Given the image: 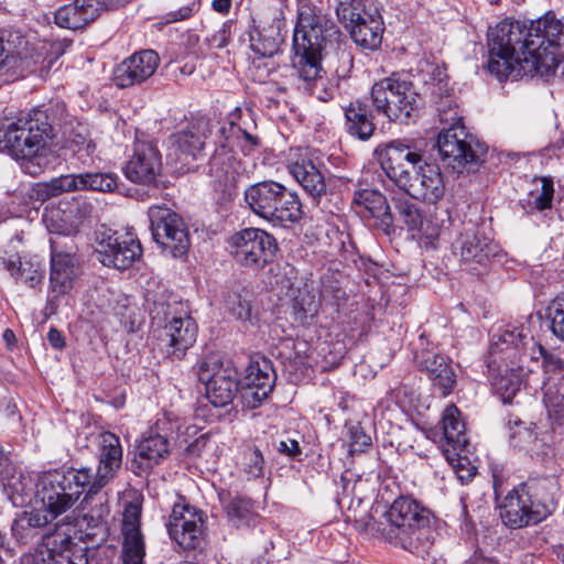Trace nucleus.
<instances>
[{"instance_id":"obj_1","label":"nucleus","mask_w":564,"mask_h":564,"mask_svg":"<svg viewBox=\"0 0 564 564\" xmlns=\"http://www.w3.org/2000/svg\"><path fill=\"white\" fill-rule=\"evenodd\" d=\"M564 45V23L552 12L535 20L506 19L487 33V69L499 80L509 77L541 78L549 82L564 59L557 48Z\"/></svg>"},{"instance_id":"obj_2","label":"nucleus","mask_w":564,"mask_h":564,"mask_svg":"<svg viewBox=\"0 0 564 564\" xmlns=\"http://www.w3.org/2000/svg\"><path fill=\"white\" fill-rule=\"evenodd\" d=\"M292 47L299 88L321 101L333 99L336 89L326 76L322 59L335 56L351 63V55L336 24L321 10L302 7L294 28Z\"/></svg>"},{"instance_id":"obj_3","label":"nucleus","mask_w":564,"mask_h":564,"mask_svg":"<svg viewBox=\"0 0 564 564\" xmlns=\"http://www.w3.org/2000/svg\"><path fill=\"white\" fill-rule=\"evenodd\" d=\"M413 77L422 85V95L435 107L440 121L448 124L438 133L436 147L444 163L453 170L473 169L484 161L486 147L466 132L454 90L443 66L422 59Z\"/></svg>"},{"instance_id":"obj_4","label":"nucleus","mask_w":564,"mask_h":564,"mask_svg":"<svg viewBox=\"0 0 564 564\" xmlns=\"http://www.w3.org/2000/svg\"><path fill=\"white\" fill-rule=\"evenodd\" d=\"M386 175L410 197L429 204L437 203L445 194V183L437 164L423 162L422 155L399 140L376 149Z\"/></svg>"},{"instance_id":"obj_5","label":"nucleus","mask_w":564,"mask_h":564,"mask_svg":"<svg viewBox=\"0 0 564 564\" xmlns=\"http://www.w3.org/2000/svg\"><path fill=\"white\" fill-rule=\"evenodd\" d=\"M382 536L413 554L424 556L434 543L431 513L411 497L395 499L384 513Z\"/></svg>"},{"instance_id":"obj_6","label":"nucleus","mask_w":564,"mask_h":564,"mask_svg":"<svg viewBox=\"0 0 564 564\" xmlns=\"http://www.w3.org/2000/svg\"><path fill=\"white\" fill-rule=\"evenodd\" d=\"M558 492L560 485L554 477L521 484L503 499L500 507L502 522L519 529L543 521L554 511Z\"/></svg>"},{"instance_id":"obj_7","label":"nucleus","mask_w":564,"mask_h":564,"mask_svg":"<svg viewBox=\"0 0 564 564\" xmlns=\"http://www.w3.org/2000/svg\"><path fill=\"white\" fill-rule=\"evenodd\" d=\"M53 138L54 128L46 110L37 108L9 124L0 126V151L32 163L43 155Z\"/></svg>"},{"instance_id":"obj_8","label":"nucleus","mask_w":564,"mask_h":564,"mask_svg":"<svg viewBox=\"0 0 564 564\" xmlns=\"http://www.w3.org/2000/svg\"><path fill=\"white\" fill-rule=\"evenodd\" d=\"M88 467L44 471L35 481V503L54 521L70 510L90 487Z\"/></svg>"},{"instance_id":"obj_9","label":"nucleus","mask_w":564,"mask_h":564,"mask_svg":"<svg viewBox=\"0 0 564 564\" xmlns=\"http://www.w3.org/2000/svg\"><path fill=\"white\" fill-rule=\"evenodd\" d=\"M245 200L256 215L274 225L294 224L303 215L297 194L274 181L250 185L245 191Z\"/></svg>"},{"instance_id":"obj_10","label":"nucleus","mask_w":564,"mask_h":564,"mask_svg":"<svg viewBox=\"0 0 564 564\" xmlns=\"http://www.w3.org/2000/svg\"><path fill=\"white\" fill-rule=\"evenodd\" d=\"M489 349L491 355H503V359L517 365L519 369H523L525 360H538L543 356L546 372L550 373L546 382L553 378H564V361L553 355H545L543 347L524 325H508L501 333L494 335Z\"/></svg>"},{"instance_id":"obj_11","label":"nucleus","mask_w":564,"mask_h":564,"mask_svg":"<svg viewBox=\"0 0 564 564\" xmlns=\"http://www.w3.org/2000/svg\"><path fill=\"white\" fill-rule=\"evenodd\" d=\"M371 100L376 110L389 120L406 122L416 115L421 97L409 75L393 73L373 84Z\"/></svg>"},{"instance_id":"obj_12","label":"nucleus","mask_w":564,"mask_h":564,"mask_svg":"<svg viewBox=\"0 0 564 564\" xmlns=\"http://www.w3.org/2000/svg\"><path fill=\"white\" fill-rule=\"evenodd\" d=\"M336 14L351 40L360 47L376 50L380 46L383 21L378 8L364 0L340 1Z\"/></svg>"},{"instance_id":"obj_13","label":"nucleus","mask_w":564,"mask_h":564,"mask_svg":"<svg viewBox=\"0 0 564 564\" xmlns=\"http://www.w3.org/2000/svg\"><path fill=\"white\" fill-rule=\"evenodd\" d=\"M198 380L205 384V394L216 408H225L239 391V376L230 362L224 364L218 356H208L198 364Z\"/></svg>"},{"instance_id":"obj_14","label":"nucleus","mask_w":564,"mask_h":564,"mask_svg":"<svg viewBox=\"0 0 564 564\" xmlns=\"http://www.w3.org/2000/svg\"><path fill=\"white\" fill-rule=\"evenodd\" d=\"M153 240L174 258L187 253L189 236L183 219L165 206H151L148 210Z\"/></svg>"},{"instance_id":"obj_15","label":"nucleus","mask_w":564,"mask_h":564,"mask_svg":"<svg viewBox=\"0 0 564 564\" xmlns=\"http://www.w3.org/2000/svg\"><path fill=\"white\" fill-rule=\"evenodd\" d=\"M21 564H88L85 549L57 527L42 536L34 552L24 554Z\"/></svg>"},{"instance_id":"obj_16","label":"nucleus","mask_w":564,"mask_h":564,"mask_svg":"<svg viewBox=\"0 0 564 564\" xmlns=\"http://www.w3.org/2000/svg\"><path fill=\"white\" fill-rule=\"evenodd\" d=\"M232 256L245 268L259 270L272 261L278 245L275 238L259 228H246L231 237Z\"/></svg>"},{"instance_id":"obj_17","label":"nucleus","mask_w":564,"mask_h":564,"mask_svg":"<svg viewBox=\"0 0 564 564\" xmlns=\"http://www.w3.org/2000/svg\"><path fill=\"white\" fill-rule=\"evenodd\" d=\"M205 513L180 498L174 503L166 523L169 535L181 547L194 550L204 540Z\"/></svg>"},{"instance_id":"obj_18","label":"nucleus","mask_w":564,"mask_h":564,"mask_svg":"<svg viewBox=\"0 0 564 564\" xmlns=\"http://www.w3.org/2000/svg\"><path fill=\"white\" fill-rule=\"evenodd\" d=\"M98 465L89 470V491L96 492L106 487L118 474L122 465L123 449L119 436L111 432H100L95 437Z\"/></svg>"},{"instance_id":"obj_19","label":"nucleus","mask_w":564,"mask_h":564,"mask_svg":"<svg viewBox=\"0 0 564 564\" xmlns=\"http://www.w3.org/2000/svg\"><path fill=\"white\" fill-rule=\"evenodd\" d=\"M64 239L65 237L59 235L50 239L51 268L48 288L55 296L68 294L79 275V262L75 256L74 248L64 243Z\"/></svg>"},{"instance_id":"obj_20","label":"nucleus","mask_w":564,"mask_h":564,"mask_svg":"<svg viewBox=\"0 0 564 564\" xmlns=\"http://www.w3.org/2000/svg\"><path fill=\"white\" fill-rule=\"evenodd\" d=\"M443 434L445 438V446L443 447V455L448 464L459 473L467 463L466 455L468 453V437L466 434L465 423L460 419V412L455 405H449L444 410L443 417ZM471 473L467 470V476L458 474L460 479L470 477Z\"/></svg>"},{"instance_id":"obj_21","label":"nucleus","mask_w":564,"mask_h":564,"mask_svg":"<svg viewBox=\"0 0 564 564\" xmlns=\"http://www.w3.org/2000/svg\"><path fill=\"white\" fill-rule=\"evenodd\" d=\"M284 20L276 12L264 13L252 19L248 30L249 45L260 57H271L284 42Z\"/></svg>"},{"instance_id":"obj_22","label":"nucleus","mask_w":564,"mask_h":564,"mask_svg":"<svg viewBox=\"0 0 564 564\" xmlns=\"http://www.w3.org/2000/svg\"><path fill=\"white\" fill-rule=\"evenodd\" d=\"M96 252L104 265L123 271L140 260L142 247L133 235L116 232L99 241Z\"/></svg>"},{"instance_id":"obj_23","label":"nucleus","mask_w":564,"mask_h":564,"mask_svg":"<svg viewBox=\"0 0 564 564\" xmlns=\"http://www.w3.org/2000/svg\"><path fill=\"white\" fill-rule=\"evenodd\" d=\"M423 346L424 338L421 335L420 346L414 352L416 367L429 376L443 397L451 394L456 386V375L451 366V360L434 347L425 348Z\"/></svg>"},{"instance_id":"obj_24","label":"nucleus","mask_w":564,"mask_h":564,"mask_svg":"<svg viewBox=\"0 0 564 564\" xmlns=\"http://www.w3.org/2000/svg\"><path fill=\"white\" fill-rule=\"evenodd\" d=\"M162 169V158L156 145L151 141L138 139L133 154L123 169L126 177L138 184H154Z\"/></svg>"},{"instance_id":"obj_25","label":"nucleus","mask_w":564,"mask_h":564,"mask_svg":"<svg viewBox=\"0 0 564 564\" xmlns=\"http://www.w3.org/2000/svg\"><path fill=\"white\" fill-rule=\"evenodd\" d=\"M452 249L454 254L459 256L460 260L468 265L474 263L486 265L490 258L497 254L498 247L475 225L469 224L452 242Z\"/></svg>"},{"instance_id":"obj_26","label":"nucleus","mask_w":564,"mask_h":564,"mask_svg":"<svg viewBox=\"0 0 564 564\" xmlns=\"http://www.w3.org/2000/svg\"><path fill=\"white\" fill-rule=\"evenodd\" d=\"M275 372L267 358L251 360L246 368L241 394L248 406L257 408L273 390Z\"/></svg>"},{"instance_id":"obj_27","label":"nucleus","mask_w":564,"mask_h":564,"mask_svg":"<svg viewBox=\"0 0 564 564\" xmlns=\"http://www.w3.org/2000/svg\"><path fill=\"white\" fill-rule=\"evenodd\" d=\"M399 220L403 223L413 237H417L426 248H435V241L442 232V223L434 216H423L420 208L403 198L394 203Z\"/></svg>"},{"instance_id":"obj_28","label":"nucleus","mask_w":564,"mask_h":564,"mask_svg":"<svg viewBox=\"0 0 564 564\" xmlns=\"http://www.w3.org/2000/svg\"><path fill=\"white\" fill-rule=\"evenodd\" d=\"M159 65L160 57L155 51L137 52L116 67V85L121 88L139 85L153 76Z\"/></svg>"},{"instance_id":"obj_29","label":"nucleus","mask_w":564,"mask_h":564,"mask_svg":"<svg viewBox=\"0 0 564 564\" xmlns=\"http://www.w3.org/2000/svg\"><path fill=\"white\" fill-rule=\"evenodd\" d=\"M351 205L362 217L376 220L375 225L384 234L393 230V216L386 196L371 187L358 188L354 192Z\"/></svg>"},{"instance_id":"obj_30","label":"nucleus","mask_w":564,"mask_h":564,"mask_svg":"<svg viewBox=\"0 0 564 564\" xmlns=\"http://www.w3.org/2000/svg\"><path fill=\"white\" fill-rule=\"evenodd\" d=\"M141 507L129 502L122 513L123 564H143L145 555L143 536L140 531Z\"/></svg>"},{"instance_id":"obj_31","label":"nucleus","mask_w":564,"mask_h":564,"mask_svg":"<svg viewBox=\"0 0 564 564\" xmlns=\"http://www.w3.org/2000/svg\"><path fill=\"white\" fill-rule=\"evenodd\" d=\"M14 58L13 70L21 73H39L40 76L48 74L53 64L64 53L61 43H42L34 47L30 46L25 39V47Z\"/></svg>"},{"instance_id":"obj_32","label":"nucleus","mask_w":564,"mask_h":564,"mask_svg":"<svg viewBox=\"0 0 564 564\" xmlns=\"http://www.w3.org/2000/svg\"><path fill=\"white\" fill-rule=\"evenodd\" d=\"M196 322L185 313L182 316H173L164 326L162 340L169 348L167 352L176 358L184 356L185 351L194 345L197 337Z\"/></svg>"},{"instance_id":"obj_33","label":"nucleus","mask_w":564,"mask_h":564,"mask_svg":"<svg viewBox=\"0 0 564 564\" xmlns=\"http://www.w3.org/2000/svg\"><path fill=\"white\" fill-rule=\"evenodd\" d=\"M99 10L97 0H74L54 12V22L63 29L79 30L93 22Z\"/></svg>"},{"instance_id":"obj_34","label":"nucleus","mask_w":564,"mask_h":564,"mask_svg":"<svg viewBox=\"0 0 564 564\" xmlns=\"http://www.w3.org/2000/svg\"><path fill=\"white\" fill-rule=\"evenodd\" d=\"M290 173L317 203L326 194L325 176L312 160L302 159L289 165Z\"/></svg>"},{"instance_id":"obj_35","label":"nucleus","mask_w":564,"mask_h":564,"mask_svg":"<svg viewBox=\"0 0 564 564\" xmlns=\"http://www.w3.org/2000/svg\"><path fill=\"white\" fill-rule=\"evenodd\" d=\"M53 522L50 516L41 508L22 511L12 522L11 532L20 544H29L37 535L40 529Z\"/></svg>"},{"instance_id":"obj_36","label":"nucleus","mask_w":564,"mask_h":564,"mask_svg":"<svg viewBox=\"0 0 564 564\" xmlns=\"http://www.w3.org/2000/svg\"><path fill=\"white\" fill-rule=\"evenodd\" d=\"M209 174L225 186L236 182L239 174L240 161L227 144L217 148L209 160Z\"/></svg>"},{"instance_id":"obj_37","label":"nucleus","mask_w":564,"mask_h":564,"mask_svg":"<svg viewBox=\"0 0 564 564\" xmlns=\"http://www.w3.org/2000/svg\"><path fill=\"white\" fill-rule=\"evenodd\" d=\"M169 455V441L165 436L152 431L143 437L135 449V462L142 470L160 464Z\"/></svg>"},{"instance_id":"obj_38","label":"nucleus","mask_w":564,"mask_h":564,"mask_svg":"<svg viewBox=\"0 0 564 564\" xmlns=\"http://www.w3.org/2000/svg\"><path fill=\"white\" fill-rule=\"evenodd\" d=\"M347 131L358 139L366 141L375 131L371 111L367 105L355 101L345 108Z\"/></svg>"},{"instance_id":"obj_39","label":"nucleus","mask_w":564,"mask_h":564,"mask_svg":"<svg viewBox=\"0 0 564 564\" xmlns=\"http://www.w3.org/2000/svg\"><path fill=\"white\" fill-rule=\"evenodd\" d=\"M227 311L237 321L256 326L259 317L258 313L253 310L250 296L247 293L239 291L229 292L225 300Z\"/></svg>"},{"instance_id":"obj_40","label":"nucleus","mask_w":564,"mask_h":564,"mask_svg":"<svg viewBox=\"0 0 564 564\" xmlns=\"http://www.w3.org/2000/svg\"><path fill=\"white\" fill-rule=\"evenodd\" d=\"M25 47V36L20 31H3L0 34V72L11 70L17 54Z\"/></svg>"},{"instance_id":"obj_41","label":"nucleus","mask_w":564,"mask_h":564,"mask_svg":"<svg viewBox=\"0 0 564 564\" xmlns=\"http://www.w3.org/2000/svg\"><path fill=\"white\" fill-rule=\"evenodd\" d=\"M229 522L237 529L250 528L257 522L252 501L248 498L236 496L226 506Z\"/></svg>"},{"instance_id":"obj_42","label":"nucleus","mask_w":564,"mask_h":564,"mask_svg":"<svg viewBox=\"0 0 564 564\" xmlns=\"http://www.w3.org/2000/svg\"><path fill=\"white\" fill-rule=\"evenodd\" d=\"M9 270L12 274H18L31 288L41 284L45 274L44 264L37 256L20 258L18 264L12 261Z\"/></svg>"},{"instance_id":"obj_43","label":"nucleus","mask_w":564,"mask_h":564,"mask_svg":"<svg viewBox=\"0 0 564 564\" xmlns=\"http://www.w3.org/2000/svg\"><path fill=\"white\" fill-rule=\"evenodd\" d=\"M532 185L533 188L529 193L528 200L530 208L527 210V213L551 208L554 195L552 177H535L532 182Z\"/></svg>"},{"instance_id":"obj_44","label":"nucleus","mask_w":564,"mask_h":564,"mask_svg":"<svg viewBox=\"0 0 564 564\" xmlns=\"http://www.w3.org/2000/svg\"><path fill=\"white\" fill-rule=\"evenodd\" d=\"M87 494L84 499V509L87 510L85 519L97 527L104 522L110 513V507L108 502V496L106 492H101V489L96 492H90L89 488H86Z\"/></svg>"},{"instance_id":"obj_45","label":"nucleus","mask_w":564,"mask_h":564,"mask_svg":"<svg viewBox=\"0 0 564 564\" xmlns=\"http://www.w3.org/2000/svg\"><path fill=\"white\" fill-rule=\"evenodd\" d=\"M79 191L111 193L118 186V176L112 172H86L78 174Z\"/></svg>"},{"instance_id":"obj_46","label":"nucleus","mask_w":564,"mask_h":564,"mask_svg":"<svg viewBox=\"0 0 564 564\" xmlns=\"http://www.w3.org/2000/svg\"><path fill=\"white\" fill-rule=\"evenodd\" d=\"M79 191L78 174H67L37 185V197L45 200L63 193Z\"/></svg>"},{"instance_id":"obj_47","label":"nucleus","mask_w":564,"mask_h":564,"mask_svg":"<svg viewBox=\"0 0 564 564\" xmlns=\"http://www.w3.org/2000/svg\"><path fill=\"white\" fill-rule=\"evenodd\" d=\"M543 402L550 413L564 416V378H553L544 382Z\"/></svg>"},{"instance_id":"obj_48","label":"nucleus","mask_w":564,"mask_h":564,"mask_svg":"<svg viewBox=\"0 0 564 564\" xmlns=\"http://www.w3.org/2000/svg\"><path fill=\"white\" fill-rule=\"evenodd\" d=\"M174 144L185 160H196L204 149L205 141L199 133L185 130L174 135Z\"/></svg>"},{"instance_id":"obj_49","label":"nucleus","mask_w":564,"mask_h":564,"mask_svg":"<svg viewBox=\"0 0 564 564\" xmlns=\"http://www.w3.org/2000/svg\"><path fill=\"white\" fill-rule=\"evenodd\" d=\"M509 369L506 368L505 373L497 377L494 381V388L500 395L503 403H510L520 390L521 381L517 375H508Z\"/></svg>"},{"instance_id":"obj_50","label":"nucleus","mask_w":564,"mask_h":564,"mask_svg":"<svg viewBox=\"0 0 564 564\" xmlns=\"http://www.w3.org/2000/svg\"><path fill=\"white\" fill-rule=\"evenodd\" d=\"M349 453H361L371 445V438L367 435L359 423L347 426Z\"/></svg>"},{"instance_id":"obj_51","label":"nucleus","mask_w":564,"mask_h":564,"mask_svg":"<svg viewBox=\"0 0 564 564\" xmlns=\"http://www.w3.org/2000/svg\"><path fill=\"white\" fill-rule=\"evenodd\" d=\"M552 333L564 341V310L560 307L550 308Z\"/></svg>"},{"instance_id":"obj_52","label":"nucleus","mask_w":564,"mask_h":564,"mask_svg":"<svg viewBox=\"0 0 564 564\" xmlns=\"http://www.w3.org/2000/svg\"><path fill=\"white\" fill-rule=\"evenodd\" d=\"M249 464L247 468V473L254 478L262 476L263 474V465L264 458L261 452L258 448H254L249 454Z\"/></svg>"},{"instance_id":"obj_53","label":"nucleus","mask_w":564,"mask_h":564,"mask_svg":"<svg viewBox=\"0 0 564 564\" xmlns=\"http://www.w3.org/2000/svg\"><path fill=\"white\" fill-rule=\"evenodd\" d=\"M197 10V3L194 1L191 4L181 7L175 11H171L165 15L166 23H173L186 20L191 18L194 12Z\"/></svg>"},{"instance_id":"obj_54","label":"nucleus","mask_w":564,"mask_h":564,"mask_svg":"<svg viewBox=\"0 0 564 564\" xmlns=\"http://www.w3.org/2000/svg\"><path fill=\"white\" fill-rule=\"evenodd\" d=\"M278 452L289 457H295L301 454V447L296 440L286 438L279 442Z\"/></svg>"},{"instance_id":"obj_55","label":"nucleus","mask_w":564,"mask_h":564,"mask_svg":"<svg viewBox=\"0 0 564 564\" xmlns=\"http://www.w3.org/2000/svg\"><path fill=\"white\" fill-rule=\"evenodd\" d=\"M47 340L55 349H62L65 346L64 336L56 328H51L47 333Z\"/></svg>"},{"instance_id":"obj_56","label":"nucleus","mask_w":564,"mask_h":564,"mask_svg":"<svg viewBox=\"0 0 564 564\" xmlns=\"http://www.w3.org/2000/svg\"><path fill=\"white\" fill-rule=\"evenodd\" d=\"M241 149L247 154L254 150L259 145V140L257 137H253L246 131L241 132Z\"/></svg>"},{"instance_id":"obj_57","label":"nucleus","mask_w":564,"mask_h":564,"mask_svg":"<svg viewBox=\"0 0 564 564\" xmlns=\"http://www.w3.org/2000/svg\"><path fill=\"white\" fill-rule=\"evenodd\" d=\"M231 7V0H214L213 9L219 13H227Z\"/></svg>"},{"instance_id":"obj_58","label":"nucleus","mask_w":564,"mask_h":564,"mask_svg":"<svg viewBox=\"0 0 564 564\" xmlns=\"http://www.w3.org/2000/svg\"><path fill=\"white\" fill-rule=\"evenodd\" d=\"M4 341L7 343L8 346H10L14 340H15V336H14V333L7 328L4 332H3V335H2Z\"/></svg>"},{"instance_id":"obj_59","label":"nucleus","mask_w":564,"mask_h":564,"mask_svg":"<svg viewBox=\"0 0 564 564\" xmlns=\"http://www.w3.org/2000/svg\"><path fill=\"white\" fill-rule=\"evenodd\" d=\"M3 463V454H2V449L0 448V466L2 465Z\"/></svg>"},{"instance_id":"obj_60","label":"nucleus","mask_w":564,"mask_h":564,"mask_svg":"<svg viewBox=\"0 0 564 564\" xmlns=\"http://www.w3.org/2000/svg\"><path fill=\"white\" fill-rule=\"evenodd\" d=\"M39 169H40V167L37 166L35 170L30 171V173H31V174H36Z\"/></svg>"}]
</instances>
